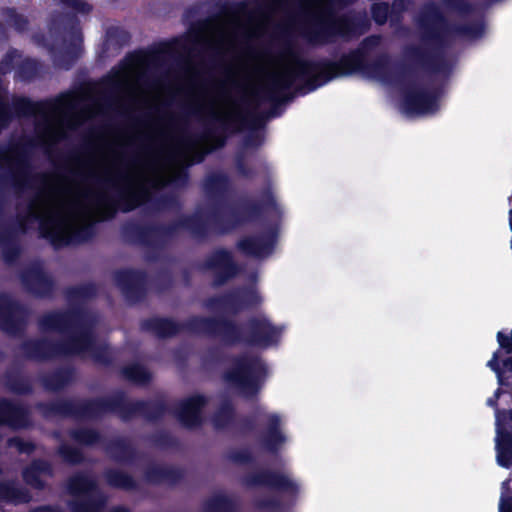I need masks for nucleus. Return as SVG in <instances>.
Here are the masks:
<instances>
[{
	"label": "nucleus",
	"instance_id": "nucleus-1",
	"mask_svg": "<svg viewBox=\"0 0 512 512\" xmlns=\"http://www.w3.org/2000/svg\"><path fill=\"white\" fill-rule=\"evenodd\" d=\"M456 66H114V68H275L240 99L242 109L220 115L209 114L210 125L201 135L183 133L180 143L193 148L201 140L225 146L231 133L244 128L261 129L269 118L282 115L283 106L305 96L333 79L355 76L396 90L402 107L410 115L432 114L439 110Z\"/></svg>",
	"mask_w": 512,
	"mask_h": 512
},
{
	"label": "nucleus",
	"instance_id": "nucleus-2",
	"mask_svg": "<svg viewBox=\"0 0 512 512\" xmlns=\"http://www.w3.org/2000/svg\"><path fill=\"white\" fill-rule=\"evenodd\" d=\"M261 198V202L245 203L240 211L231 209L228 217H225L219 206L215 204L207 217L196 211L190 215H183L168 224H140L129 221L121 226V235L127 243L150 249L161 248L166 240L175 236L179 230H185L194 239L204 241L212 231L210 220L214 224L216 232L224 235L246 221L259 218L264 208H276V199L270 187H266L262 191Z\"/></svg>",
	"mask_w": 512,
	"mask_h": 512
},
{
	"label": "nucleus",
	"instance_id": "nucleus-3",
	"mask_svg": "<svg viewBox=\"0 0 512 512\" xmlns=\"http://www.w3.org/2000/svg\"><path fill=\"white\" fill-rule=\"evenodd\" d=\"M36 409L45 419L60 417L75 420H99L106 414L113 413L117 414L124 422L130 421L136 416H141L149 422H156L169 411L167 403L163 399L129 401L126 393L122 390L106 397L38 402Z\"/></svg>",
	"mask_w": 512,
	"mask_h": 512
},
{
	"label": "nucleus",
	"instance_id": "nucleus-4",
	"mask_svg": "<svg viewBox=\"0 0 512 512\" xmlns=\"http://www.w3.org/2000/svg\"><path fill=\"white\" fill-rule=\"evenodd\" d=\"M67 173L73 180L93 182L104 190L86 194V197L96 205L103 219L114 218L119 210L124 213L131 212L149 199V191L146 188L132 189L129 174L120 169L113 173L106 172L104 176L74 169L68 170Z\"/></svg>",
	"mask_w": 512,
	"mask_h": 512
},
{
	"label": "nucleus",
	"instance_id": "nucleus-5",
	"mask_svg": "<svg viewBox=\"0 0 512 512\" xmlns=\"http://www.w3.org/2000/svg\"><path fill=\"white\" fill-rule=\"evenodd\" d=\"M85 311L80 306L60 311L44 313L38 319V327L42 332H58L71 334L68 338L58 341L60 357L78 355L90 351L95 335L91 327L82 324Z\"/></svg>",
	"mask_w": 512,
	"mask_h": 512
},
{
	"label": "nucleus",
	"instance_id": "nucleus-6",
	"mask_svg": "<svg viewBox=\"0 0 512 512\" xmlns=\"http://www.w3.org/2000/svg\"><path fill=\"white\" fill-rule=\"evenodd\" d=\"M208 322L210 325L213 324L212 338H219L228 346L245 344L267 349L278 345L283 333L282 327L274 325L266 317H250L243 329L226 317H213Z\"/></svg>",
	"mask_w": 512,
	"mask_h": 512
},
{
	"label": "nucleus",
	"instance_id": "nucleus-7",
	"mask_svg": "<svg viewBox=\"0 0 512 512\" xmlns=\"http://www.w3.org/2000/svg\"><path fill=\"white\" fill-rule=\"evenodd\" d=\"M36 146L32 138L23 139L7 146H0L1 184L10 185L20 193L34 185L44 186L47 183L45 174H34L30 150Z\"/></svg>",
	"mask_w": 512,
	"mask_h": 512
},
{
	"label": "nucleus",
	"instance_id": "nucleus-8",
	"mask_svg": "<svg viewBox=\"0 0 512 512\" xmlns=\"http://www.w3.org/2000/svg\"><path fill=\"white\" fill-rule=\"evenodd\" d=\"M203 29H189L184 35L171 41L160 42L148 48L134 50L126 55L119 64H186L190 53L188 44L202 43Z\"/></svg>",
	"mask_w": 512,
	"mask_h": 512
},
{
	"label": "nucleus",
	"instance_id": "nucleus-9",
	"mask_svg": "<svg viewBox=\"0 0 512 512\" xmlns=\"http://www.w3.org/2000/svg\"><path fill=\"white\" fill-rule=\"evenodd\" d=\"M267 376V366L261 357L241 354L232 358V365L223 373V379L240 394L251 399L258 395Z\"/></svg>",
	"mask_w": 512,
	"mask_h": 512
},
{
	"label": "nucleus",
	"instance_id": "nucleus-10",
	"mask_svg": "<svg viewBox=\"0 0 512 512\" xmlns=\"http://www.w3.org/2000/svg\"><path fill=\"white\" fill-rule=\"evenodd\" d=\"M417 22L423 32L424 44L432 47H438L450 36L474 40L484 33V26L480 22L453 29L445 27L439 9L434 3L427 4L424 7Z\"/></svg>",
	"mask_w": 512,
	"mask_h": 512
},
{
	"label": "nucleus",
	"instance_id": "nucleus-11",
	"mask_svg": "<svg viewBox=\"0 0 512 512\" xmlns=\"http://www.w3.org/2000/svg\"><path fill=\"white\" fill-rule=\"evenodd\" d=\"M66 489L74 497L68 502L71 512H102L107 504V497L100 490L96 478L85 472L69 476Z\"/></svg>",
	"mask_w": 512,
	"mask_h": 512
},
{
	"label": "nucleus",
	"instance_id": "nucleus-12",
	"mask_svg": "<svg viewBox=\"0 0 512 512\" xmlns=\"http://www.w3.org/2000/svg\"><path fill=\"white\" fill-rule=\"evenodd\" d=\"M209 319H213V317L194 315L179 323L172 318L154 316L143 319L140 322V329L160 339L172 338L181 332L212 338L213 324H209Z\"/></svg>",
	"mask_w": 512,
	"mask_h": 512
},
{
	"label": "nucleus",
	"instance_id": "nucleus-13",
	"mask_svg": "<svg viewBox=\"0 0 512 512\" xmlns=\"http://www.w3.org/2000/svg\"><path fill=\"white\" fill-rule=\"evenodd\" d=\"M202 269L213 273L212 286L219 288L235 279L242 271L232 252L226 248L211 251L202 263Z\"/></svg>",
	"mask_w": 512,
	"mask_h": 512
},
{
	"label": "nucleus",
	"instance_id": "nucleus-14",
	"mask_svg": "<svg viewBox=\"0 0 512 512\" xmlns=\"http://www.w3.org/2000/svg\"><path fill=\"white\" fill-rule=\"evenodd\" d=\"M241 484L246 488H268L294 497L299 493V486L295 481L287 475L271 469H259L247 473L242 476Z\"/></svg>",
	"mask_w": 512,
	"mask_h": 512
},
{
	"label": "nucleus",
	"instance_id": "nucleus-15",
	"mask_svg": "<svg viewBox=\"0 0 512 512\" xmlns=\"http://www.w3.org/2000/svg\"><path fill=\"white\" fill-rule=\"evenodd\" d=\"M58 219L55 216L49 217L48 220H41L39 225L40 237L50 241L55 249L68 246L72 243L80 244L89 241L95 234L92 224L81 226L70 234L63 233L57 228Z\"/></svg>",
	"mask_w": 512,
	"mask_h": 512
},
{
	"label": "nucleus",
	"instance_id": "nucleus-16",
	"mask_svg": "<svg viewBox=\"0 0 512 512\" xmlns=\"http://www.w3.org/2000/svg\"><path fill=\"white\" fill-rule=\"evenodd\" d=\"M116 286L129 304H137L147 296L148 274L144 270L126 268L113 274Z\"/></svg>",
	"mask_w": 512,
	"mask_h": 512
},
{
	"label": "nucleus",
	"instance_id": "nucleus-17",
	"mask_svg": "<svg viewBox=\"0 0 512 512\" xmlns=\"http://www.w3.org/2000/svg\"><path fill=\"white\" fill-rule=\"evenodd\" d=\"M28 310L19 301L0 297V330L12 337L22 336L26 330Z\"/></svg>",
	"mask_w": 512,
	"mask_h": 512
},
{
	"label": "nucleus",
	"instance_id": "nucleus-18",
	"mask_svg": "<svg viewBox=\"0 0 512 512\" xmlns=\"http://www.w3.org/2000/svg\"><path fill=\"white\" fill-rule=\"evenodd\" d=\"M19 278L24 290L38 299L53 297L56 284L39 263H33L20 271Z\"/></svg>",
	"mask_w": 512,
	"mask_h": 512
},
{
	"label": "nucleus",
	"instance_id": "nucleus-19",
	"mask_svg": "<svg viewBox=\"0 0 512 512\" xmlns=\"http://www.w3.org/2000/svg\"><path fill=\"white\" fill-rule=\"evenodd\" d=\"M278 239L276 227H269L256 235H248L236 242L237 250L246 257L265 259L275 250Z\"/></svg>",
	"mask_w": 512,
	"mask_h": 512
},
{
	"label": "nucleus",
	"instance_id": "nucleus-20",
	"mask_svg": "<svg viewBox=\"0 0 512 512\" xmlns=\"http://www.w3.org/2000/svg\"><path fill=\"white\" fill-rule=\"evenodd\" d=\"M208 403L206 396L195 394L181 400L173 409L183 427L193 429L200 427L203 423L202 410Z\"/></svg>",
	"mask_w": 512,
	"mask_h": 512
},
{
	"label": "nucleus",
	"instance_id": "nucleus-21",
	"mask_svg": "<svg viewBox=\"0 0 512 512\" xmlns=\"http://www.w3.org/2000/svg\"><path fill=\"white\" fill-rule=\"evenodd\" d=\"M19 349L24 358L34 362H46L60 357L58 341L47 338L26 339Z\"/></svg>",
	"mask_w": 512,
	"mask_h": 512
},
{
	"label": "nucleus",
	"instance_id": "nucleus-22",
	"mask_svg": "<svg viewBox=\"0 0 512 512\" xmlns=\"http://www.w3.org/2000/svg\"><path fill=\"white\" fill-rule=\"evenodd\" d=\"M265 418L266 425L259 435V444L266 452L277 454L287 441L282 430V420L277 413H268Z\"/></svg>",
	"mask_w": 512,
	"mask_h": 512
},
{
	"label": "nucleus",
	"instance_id": "nucleus-23",
	"mask_svg": "<svg viewBox=\"0 0 512 512\" xmlns=\"http://www.w3.org/2000/svg\"><path fill=\"white\" fill-rule=\"evenodd\" d=\"M0 426L16 430L29 428L31 417L28 407L7 398H0Z\"/></svg>",
	"mask_w": 512,
	"mask_h": 512
},
{
	"label": "nucleus",
	"instance_id": "nucleus-24",
	"mask_svg": "<svg viewBox=\"0 0 512 512\" xmlns=\"http://www.w3.org/2000/svg\"><path fill=\"white\" fill-rule=\"evenodd\" d=\"M21 476L27 486L42 491L47 486L42 476L54 477V469L50 461L36 458L22 469Z\"/></svg>",
	"mask_w": 512,
	"mask_h": 512
},
{
	"label": "nucleus",
	"instance_id": "nucleus-25",
	"mask_svg": "<svg viewBox=\"0 0 512 512\" xmlns=\"http://www.w3.org/2000/svg\"><path fill=\"white\" fill-rule=\"evenodd\" d=\"M224 302L226 311L236 315L243 310L258 306L261 303V297L254 289L243 287L224 293Z\"/></svg>",
	"mask_w": 512,
	"mask_h": 512
},
{
	"label": "nucleus",
	"instance_id": "nucleus-26",
	"mask_svg": "<svg viewBox=\"0 0 512 512\" xmlns=\"http://www.w3.org/2000/svg\"><path fill=\"white\" fill-rule=\"evenodd\" d=\"M185 477L183 469L172 466H162L153 464L144 470V479L152 485L167 484L175 486L179 484Z\"/></svg>",
	"mask_w": 512,
	"mask_h": 512
},
{
	"label": "nucleus",
	"instance_id": "nucleus-27",
	"mask_svg": "<svg viewBox=\"0 0 512 512\" xmlns=\"http://www.w3.org/2000/svg\"><path fill=\"white\" fill-rule=\"evenodd\" d=\"M75 374L76 371L73 366L58 367L42 375L40 383L48 392H59L73 383Z\"/></svg>",
	"mask_w": 512,
	"mask_h": 512
},
{
	"label": "nucleus",
	"instance_id": "nucleus-28",
	"mask_svg": "<svg viewBox=\"0 0 512 512\" xmlns=\"http://www.w3.org/2000/svg\"><path fill=\"white\" fill-rule=\"evenodd\" d=\"M202 189L209 200L221 201L231 189V180L224 172H211L205 176Z\"/></svg>",
	"mask_w": 512,
	"mask_h": 512
},
{
	"label": "nucleus",
	"instance_id": "nucleus-29",
	"mask_svg": "<svg viewBox=\"0 0 512 512\" xmlns=\"http://www.w3.org/2000/svg\"><path fill=\"white\" fill-rule=\"evenodd\" d=\"M106 453L117 463H133L138 456L135 446L126 438H115L105 446Z\"/></svg>",
	"mask_w": 512,
	"mask_h": 512
},
{
	"label": "nucleus",
	"instance_id": "nucleus-30",
	"mask_svg": "<svg viewBox=\"0 0 512 512\" xmlns=\"http://www.w3.org/2000/svg\"><path fill=\"white\" fill-rule=\"evenodd\" d=\"M32 501V494L14 480L0 481V502L20 505Z\"/></svg>",
	"mask_w": 512,
	"mask_h": 512
},
{
	"label": "nucleus",
	"instance_id": "nucleus-31",
	"mask_svg": "<svg viewBox=\"0 0 512 512\" xmlns=\"http://www.w3.org/2000/svg\"><path fill=\"white\" fill-rule=\"evenodd\" d=\"M496 458L499 466L512 467V433L504 427H496Z\"/></svg>",
	"mask_w": 512,
	"mask_h": 512
},
{
	"label": "nucleus",
	"instance_id": "nucleus-32",
	"mask_svg": "<svg viewBox=\"0 0 512 512\" xmlns=\"http://www.w3.org/2000/svg\"><path fill=\"white\" fill-rule=\"evenodd\" d=\"M496 339L499 344V349L493 353L492 358L487 362V366L495 372L498 383L503 385L504 369H502L500 365L501 350L506 354H512V330L509 334H505L503 331L497 332Z\"/></svg>",
	"mask_w": 512,
	"mask_h": 512
},
{
	"label": "nucleus",
	"instance_id": "nucleus-33",
	"mask_svg": "<svg viewBox=\"0 0 512 512\" xmlns=\"http://www.w3.org/2000/svg\"><path fill=\"white\" fill-rule=\"evenodd\" d=\"M5 387L15 395L26 396L33 393V385L29 376L19 370H8L4 374Z\"/></svg>",
	"mask_w": 512,
	"mask_h": 512
},
{
	"label": "nucleus",
	"instance_id": "nucleus-34",
	"mask_svg": "<svg viewBox=\"0 0 512 512\" xmlns=\"http://www.w3.org/2000/svg\"><path fill=\"white\" fill-rule=\"evenodd\" d=\"M103 477L106 484L111 488L124 491H134L138 489V483L134 477L123 470L106 468L103 471Z\"/></svg>",
	"mask_w": 512,
	"mask_h": 512
},
{
	"label": "nucleus",
	"instance_id": "nucleus-35",
	"mask_svg": "<svg viewBox=\"0 0 512 512\" xmlns=\"http://www.w3.org/2000/svg\"><path fill=\"white\" fill-rule=\"evenodd\" d=\"M96 284L90 282L75 286H69L64 290V295L70 304L93 299L97 296Z\"/></svg>",
	"mask_w": 512,
	"mask_h": 512
},
{
	"label": "nucleus",
	"instance_id": "nucleus-36",
	"mask_svg": "<svg viewBox=\"0 0 512 512\" xmlns=\"http://www.w3.org/2000/svg\"><path fill=\"white\" fill-rule=\"evenodd\" d=\"M120 374L123 379L136 385H147L152 379L151 373L139 363L123 366Z\"/></svg>",
	"mask_w": 512,
	"mask_h": 512
},
{
	"label": "nucleus",
	"instance_id": "nucleus-37",
	"mask_svg": "<svg viewBox=\"0 0 512 512\" xmlns=\"http://www.w3.org/2000/svg\"><path fill=\"white\" fill-rule=\"evenodd\" d=\"M69 437L77 444L87 447L95 446L103 441L102 434L98 430L89 427L71 429Z\"/></svg>",
	"mask_w": 512,
	"mask_h": 512
},
{
	"label": "nucleus",
	"instance_id": "nucleus-38",
	"mask_svg": "<svg viewBox=\"0 0 512 512\" xmlns=\"http://www.w3.org/2000/svg\"><path fill=\"white\" fill-rule=\"evenodd\" d=\"M235 420V408L230 400H225L212 416V423L216 430L228 428Z\"/></svg>",
	"mask_w": 512,
	"mask_h": 512
},
{
	"label": "nucleus",
	"instance_id": "nucleus-39",
	"mask_svg": "<svg viewBox=\"0 0 512 512\" xmlns=\"http://www.w3.org/2000/svg\"><path fill=\"white\" fill-rule=\"evenodd\" d=\"M203 512H236V504L230 497L218 494L204 502Z\"/></svg>",
	"mask_w": 512,
	"mask_h": 512
},
{
	"label": "nucleus",
	"instance_id": "nucleus-40",
	"mask_svg": "<svg viewBox=\"0 0 512 512\" xmlns=\"http://www.w3.org/2000/svg\"><path fill=\"white\" fill-rule=\"evenodd\" d=\"M56 453L64 463L69 465H80L85 460L84 454L79 448L66 443L59 445Z\"/></svg>",
	"mask_w": 512,
	"mask_h": 512
},
{
	"label": "nucleus",
	"instance_id": "nucleus-41",
	"mask_svg": "<svg viewBox=\"0 0 512 512\" xmlns=\"http://www.w3.org/2000/svg\"><path fill=\"white\" fill-rule=\"evenodd\" d=\"M150 442L161 449L177 448L179 446V440L173 436L170 432L161 430L153 433L150 436Z\"/></svg>",
	"mask_w": 512,
	"mask_h": 512
},
{
	"label": "nucleus",
	"instance_id": "nucleus-42",
	"mask_svg": "<svg viewBox=\"0 0 512 512\" xmlns=\"http://www.w3.org/2000/svg\"><path fill=\"white\" fill-rule=\"evenodd\" d=\"M89 352L95 363L104 367H110L113 365L114 357L108 345H96L94 342Z\"/></svg>",
	"mask_w": 512,
	"mask_h": 512
},
{
	"label": "nucleus",
	"instance_id": "nucleus-43",
	"mask_svg": "<svg viewBox=\"0 0 512 512\" xmlns=\"http://www.w3.org/2000/svg\"><path fill=\"white\" fill-rule=\"evenodd\" d=\"M254 507L259 511L281 512L284 504L278 496L271 495L255 499Z\"/></svg>",
	"mask_w": 512,
	"mask_h": 512
},
{
	"label": "nucleus",
	"instance_id": "nucleus-44",
	"mask_svg": "<svg viewBox=\"0 0 512 512\" xmlns=\"http://www.w3.org/2000/svg\"><path fill=\"white\" fill-rule=\"evenodd\" d=\"M21 255V246L16 240L15 242L8 244L6 246L1 247V256L3 261L7 265L15 264Z\"/></svg>",
	"mask_w": 512,
	"mask_h": 512
},
{
	"label": "nucleus",
	"instance_id": "nucleus-45",
	"mask_svg": "<svg viewBox=\"0 0 512 512\" xmlns=\"http://www.w3.org/2000/svg\"><path fill=\"white\" fill-rule=\"evenodd\" d=\"M8 445L15 447L21 454L30 455L36 450V444L34 442L23 440L20 437L9 438Z\"/></svg>",
	"mask_w": 512,
	"mask_h": 512
},
{
	"label": "nucleus",
	"instance_id": "nucleus-46",
	"mask_svg": "<svg viewBox=\"0 0 512 512\" xmlns=\"http://www.w3.org/2000/svg\"><path fill=\"white\" fill-rule=\"evenodd\" d=\"M227 458L236 464H250L254 461L252 453L248 449L232 450Z\"/></svg>",
	"mask_w": 512,
	"mask_h": 512
},
{
	"label": "nucleus",
	"instance_id": "nucleus-47",
	"mask_svg": "<svg viewBox=\"0 0 512 512\" xmlns=\"http://www.w3.org/2000/svg\"><path fill=\"white\" fill-rule=\"evenodd\" d=\"M61 2L64 10L75 13L87 14L91 10V6L84 0H61Z\"/></svg>",
	"mask_w": 512,
	"mask_h": 512
},
{
	"label": "nucleus",
	"instance_id": "nucleus-48",
	"mask_svg": "<svg viewBox=\"0 0 512 512\" xmlns=\"http://www.w3.org/2000/svg\"><path fill=\"white\" fill-rule=\"evenodd\" d=\"M235 167L237 172L245 178H251L255 174L254 170L246 164L245 156L242 153L236 155Z\"/></svg>",
	"mask_w": 512,
	"mask_h": 512
},
{
	"label": "nucleus",
	"instance_id": "nucleus-49",
	"mask_svg": "<svg viewBox=\"0 0 512 512\" xmlns=\"http://www.w3.org/2000/svg\"><path fill=\"white\" fill-rule=\"evenodd\" d=\"M388 13H389V8L384 3L374 4L373 7H372L373 19L378 24H383V23L386 22L387 17H388Z\"/></svg>",
	"mask_w": 512,
	"mask_h": 512
},
{
	"label": "nucleus",
	"instance_id": "nucleus-50",
	"mask_svg": "<svg viewBox=\"0 0 512 512\" xmlns=\"http://www.w3.org/2000/svg\"><path fill=\"white\" fill-rule=\"evenodd\" d=\"M31 220H39V222L42 220L39 218L38 214H36L33 211H30L27 216H18L16 225H13L16 229V233L20 231L21 233H26L28 229L27 221ZM47 218L46 220H48Z\"/></svg>",
	"mask_w": 512,
	"mask_h": 512
},
{
	"label": "nucleus",
	"instance_id": "nucleus-51",
	"mask_svg": "<svg viewBox=\"0 0 512 512\" xmlns=\"http://www.w3.org/2000/svg\"><path fill=\"white\" fill-rule=\"evenodd\" d=\"M16 237V229L14 226H8L0 231V248L15 242Z\"/></svg>",
	"mask_w": 512,
	"mask_h": 512
},
{
	"label": "nucleus",
	"instance_id": "nucleus-52",
	"mask_svg": "<svg viewBox=\"0 0 512 512\" xmlns=\"http://www.w3.org/2000/svg\"><path fill=\"white\" fill-rule=\"evenodd\" d=\"M91 148L92 144L86 141L78 149L69 152L66 159L77 164H83L80 160L79 154H86L91 150Z\"/></svg>",
	"mask_w": 512,
	"mask_h": 512
},
{
	"label": "nucleus",
	"instance_id": "nucleus-53",
	"mask_svg": "<svg viewBox=\"0 0 512 512\" xmlns=\"http://www.w3.org/2000/svg\"><path fill=\"white\" fill-rule=\"evenodd\" d=\"M204 306L209 310H225L226 303L224 302V294L219 296H211L204 302Z\"/></svg>",
	"mask_w": 512,
	"mask_h": 512
},
{
	"label": "nucleus",
	"instance_id": "nucleus-54",
	"mask_svg": "<svg viewBox=\"0 0 512 512\" xmlns=\"http://www.w3.org/2000/svg\"><path fill=\"white\" fill-rule=\"evenodd\" d=\"M15 66H11L14 68ZM19 68V74L26 78H31L44 66H17ZM4 68H10V66H0V72H6Z\"/></svg>",
	"mask_w": 512,
	"mask_h": 512
},
{
	"label": "nucleus",
	"instance_id": "nucleus-55",
	"mask_svg": "<svg viewBox=\"0 0 512 512\" xmlns=\"http://www.w3.org/2000/svg\"><path fill=\"white\" fill-rule=\"evenodd\" d=\"M82 38L79 32L73 34L72 37V48L67 49L65 54L70 55L72 58H77L82 51L81 47Z\"/></svg>",
	"mask_w": 512,
	"mask_h": 512
},
{
	"label": "nucleus",
	"instance_id": "nucleus-56",
	"mask_svg": "<svg viewBox=\"0 0 512 512\" xmlns=\"http://www.w3.org/2000/svg\"><path fill=\"white\" fill-rule=\"evenodd\" d=\"M250 130L251 132L244 138V146L252 148H257L261 146L263 143V137L260 134L254 132L255 129Z\"/></svg>",
	"mask_w": 512,
	"mask_h": 512
},
{
	"label": "nucleus",
	"instance_id": "nucleus-57",
	"mask_svg": "<svg viewBox=\"0 0 512 512\" xmlns=\"http://www.w3.org/2000/svg\"><path fill=\"white\" fill-rule=\"evenodd\" d=\"M3 64H28L23 55L15 49L9 50L6 54Z\"/></svg>",
	"mask_w": 512,
	"mask_h": 512
},
{
	"label": "nucleus",
	"instance_id": "nucleus-58",
	"mask_svg": "<svg viewBox=\"0 0 512 512\" xmlns=\"http://www.w3.org/2000/svg\"><path fill=\"white\" fill-rule=\"evenodd\" d=\"M188 181H189V173L186 168H183L182 170H180L179 172L174 174V176L172 178V182L174 183V185L179 186V187L186 186L188 184Z\"/></svg>",
	"mask_w": 512,
	"mask_h": 512
},
{
	"label": "nucleus",
	"instance_id": "nucleus-59",
	"mask_svg": "<svg viewBox=\"0 0 512 512\" xmlns=\"http://www.w3.org/2000/svg\"><path fill=\"white\" fill-rule=\"evenodd\" d=\"M239 429L243 433L251 432L255 429V422L253 417L244 416L239 420Z\"/></svg>",
	"mask_w": 512,
	"mask_h": 512
},
{
	"label": "nucleus",
	"instance_id": "nucleus-60",
	"mask_svg": "<svg viewBox=\"0 0 512 512\" xmlns=\"http://www.w3.org/2000/svg\"><path fill=\"white\" fill-rule=\"evenodd\" d=\"M510 421L512 423V409L510 410H497V425L496 427H504Z\"/></svg>",
	"mask_w": 512,
	"mask_h": 512
},
{
	"label": "nucleus",
	"instance_id": "nucleus-61",
	"mask_svg": "<svg viewBox=\"0 0 512 512\" xmlns=\"http://www.w3.org/2000/svg\"><path fill=\"white\" fill-rule=\"evenodd\" d=\"M380 37L372 36L367 38L361 45L360 50L362 53H369V51L380 44Z\"/></svg>",
	"mask_w": 512,
	"mask_h": 512
},
{
	"label": "nucleus",
	"instance_id": "nucleus-62",
	"mask_svg": "<svg viewBox=\"0 0 512 512\" xmlns=\"http://www.w3.org/2000/svg\"><path fill=\"white\" fill-rule=\"evenodd\" d=\"M410 4V0H394L391 8L392 13H400Z\"/></svg>",
	"mask_w": 512,
	"mask_h": 512
},
{
	"label": "nucleus",
	"instance_id": "nucleus-63",
	"mask_svg": "<svg viewBox=\"0 0 512 512\" xmlns=\"http://www.w3.org/2000/svg\"><path fill=\"white\" fill-rule=\"evenodd\" d=\"M29 512H62L60 507L57 505H40L33 509H31Z\"/></svg>",
	"mask_w": 512,
	"mask_h": 512
},
{
	"label": "nucleus",
	"instance_id": "nucleus-64",
	"mask_svg": "<svg viewBox=\"0 0 512 512\" xmlns=\"http://www.w3.org/2000/svg\"><path fill=\"white\" fill-rule=\"evenodd\" d=\"M499 512H512V496L501 499Z\"/></svg>",
	"mask_w": 512,
	"mask_h": 512
}]
</instances>
